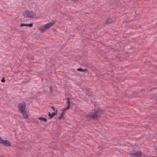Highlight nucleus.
Masks as SVG:
<instances>
[{
	"label": "nucleus",
	"mask_w": 157,
	"mask_h": 157,
	"mask_svg": "<svg viewBox=\"0 0 157 157\" xmlns=\"http://www.w3.org/2000/svg\"><path fill=\"white\" fill-rule=\"evenodd\" d=\"M56 21H53L51 22L43 25L39 28V29L41 33L45 32L53 25L56 23Z\"/></svg>",
	"instance_id": "f257e3e1"
},
{
	"label": "nucleus",
	"mask_w": 157,
	"mask_h": 157,
	"mask_svg": "<svg viewBox=\"0 0 157 157\" xmlns=\"http://www.w3.org/2000/svg\"><path fill=\"white\" fill-rule=\"evenodd\" d=\"M23 15L26 18L29 17L33 18H39V17L36 16L33 12L29 10H27L25 12L23 13Z\"/></svg>",
	"instance_id": "f03ea898"
},
{
	"label": "nucleus",
	"mask_w": 157,
	"mask_h": 157,
	"mask_svg": "<svg viewBox=\"0 0 157 157\" xmlns=\"http://www.w3.org/2000/svg\"><path fill=\"white\" fill-rule=\"evenodd\" d=\"M103 111L100 109L96 111L94 113H91L89 115L91 118H97L100 117L101 115L103 113Z\"/></svg>",
	"instance_id": "7ed1b4c3"
},
{
	"label": "nucleus",
	"mask_w": 157,
	"mask_h": 157,
	"mask_svg": "<svg viewBox=\"0 0 157 157\" xmlns=\"http://www.w3.org/2000/svg\"><path fill=\"white\" fill-rule=\"evenodd\" d=\"M26 106V105L25 103H22L19 104L18 106V109L20 113L25 111Z\"/></svg>",
	"instance_id": "20e7f679"
},
{
	"label": "nucleus",
	"mask_w": 157,
	"mask_h": 157,
	"mask_svg": "<svg viewBox=\"0 0 157 157\" xmlns=\"http://www.w3.org/2000/svg\"><path fill=\"white\" fill-rule=\"evenodd\" d=\"M0 144H3L5 146H10L11 143L10 141L8 140H3L0 137Z\"/></svg>",
	"instance_id": "39448f33"
},
{
	"label": "nucleus",
	"mask_w": 157,
	"mask_h": 157,
	"mask_svg": "<svg viewBox=\"0 0 157 157\" xmlns=\"http://www.w3.org/2000/svg\"><path fill=\"white\" fill-rule=\"evenodd\" d=\"M142 155V153L140 151H137L135 154L131 155L130 157H140Z\"/></svg>",
	"instance_id": "423d86ee"
},
{
	"label": "nucleus",
	"mask_w": 157,
	"mask_h": 157,
	"mask_svg": "<svg viewBox=\"0 0 157 157\" xmlns=\"http://www.w3.org/2000/svg\"><path fill=\"white\" fill-rule=\"evenodd\" d=\"M23 116L24 117V118L25 119H28L29 118V116L28 114L27 113L26 111H24L23 112H21Z\"/></svg>",
	"instance_id": "0eeeda50"
},
{
	"label": "nucleus",
	"mask_w": 157,
	"mask_h": 157,
	"mask_svg": "<svg viewBox=\"0 0 157 157\" xmlns=\"http://www.w3.org/2000/svg\"><path fill=\"white\" fill-rule=\"evenodd\" d=\"M57 113H53L52 114H51L50 113H49V116L50 117V118L51 119L53 117L57 114Z\"/></svg>",
	"instance_id": "6e6552de"
},
{
	"label": "nucleus",
	"mask_w": 157,
	"mask_h": 157,
	"mask_svg": "<svg viewBox=\"0 0 157 157\" xmlns=\"http://www.w3.org/2000/svg\"><path fill=\"white\" fill-rule=\"evenodd\" d=\"M38 119L40 120L41 121H44L45 122H46L47 121V119L46 118L39 117L38 118Z\"/></svg>",
	"instance_id": "1a4fd4ad"
},
{
	"label": "nucleus",
	"mask_w": 157,
	"mask_h": 157,
	"mask_svg": "<svg viewBox=\"0 0 157 157\" xmlns=\"http://www.w3.org/2000/svg\"><path fill=\"white\" fill-rule=\"evenodd\" d=\"M77 71H79L85 72L87 71V70L86 69H83L81 68H79L77 69Z\"/></svg>",
	"instance_id": "9d476101"
},
{
	"label": "nucleus",
	"mask_w": 157,
	"mask_h": 157,
	"mask_svg": "<svg viewBox=\"0 0 157 157\" xmlns=\"http://www.w3.org/2000/svg\"><path fill=\"white\" fill-rule=\"evenodd\" d=\"M67 103L68 104V107H69V108H70V105H71V103L70 101V99L69 98H68L67 99Z\"/></svg>",
	"instance_id": "9b49d317"
},
{
	"label": "nucleus",
	"mask_w": 157,
	"mask_h": 157,
	"mask_svg": "<svg viewBox=\"0 0 157 157\" xmlns=\"http://www.w3.org/2000/svg\"><path fill=\"white\" fill-rule=\"evenodd\" d=\"M64 113L63 112H62L61 113L60 116L59 117V119H62L63 117Z\"/></svg>",
	"instance_id": "f8f14e48"
},
{
	"label": "nucleus",
	"mask_w": 157,
	"mask_h": 157,
	"mask_svg": "<svg viewBox=\"0 0 157 157\" xmlns=\"http://www.w3.org/2000/svg\"><path fill=\"white\" fill-rule=\"evenodd\" d=\"M70 109V108H69V107H67V108H66L63 109L62 112H63V113H64L67 111V109Z\"/></svg>",
	"instance_id": "ddd939ff"
},
{
	"label": "nucleus",
	"mask_w": 157,
	"mask_h": 157,
	"mask_svg": "<svg viewBox=\"0 0 157 157\" xmlns=\"http://www.w3.org/2000/svg\"><path fill=\"white\" fill-rule=\"evenodd\" d=\"M28 26V24H21L20 25V26L21 27H23L24 26Z\"/></svg>",
	"instance_id": "4468645a"
},
{
	"label": "nucleus",
	"mask_w": 157,
	"mask_h": 157,
	"mask_svg": "<svg viewBox=\"0 0 157 157\" xmlns=\"http://www.w3.org/2000/svg\"><path fill=\"white\" fill-rule=\"evenodd\" d=\"M28 26L30 27H32L33 26V24L32 23L30 24H28Z\"/></svg>",
	"instance_id": "2eb2a0df"
},
{
	"label": "nucleus",
	"mask_w": 157,
	"mask_h": 157,
	"mask_svg": "<svg viewBox=\"0 0 157 157\" xmlns=\"http://www.w3.org/2000/svg\"><path fill=\"white\" fill-rule=\"evenodd\" d=\"M5 81L4 78H3L1 80V82H4Z\"/></svg>",
	"instance_id": "dca6fc26"
},
{
	"label": "nucleus",
	"mask_w": 157,
	"mask_h": 157,
	"mask_svg": "<svg viewBox=\"0 0 157 157\" xmlns=\"http://www.w3.org/2000/svg\"><path fill=\"white\" fill-rule=\"evenodd\" d=\"M52 109L54 110H55V108L53 107H52Z\"/></svg>",
	"instance_id": "f3484780"
},
{
	"label": "nucleus",
	"mask_w": 157,
	"mask_h": 157,
	"mask_svg": "<svg viewBox=\"0 0 157 157\" xmlns=\"http://www.w3.org/2000/svg\"><path fill=\"white\" fill-rule=\"evenodd\" d=\"M74 2H76L77 0H72Z\"/></svg>",
	"instance_id": "a211bd4d"
},
{
	"label": "nucleus",
	"mask_w": 157,
	"mask_h": 157,
	"mask_svg": "<svg viewBox=\"0 0 157 157\" xmlns=\"http://www.w3.org/2000/svg\"><path fill=\"white\" fill-rule=\"evenodd\" d=\"M50 89L51 90H52V87H50Z\"/></svg>",
	"instance_id": "6ab92c4d"
},
{
	"label": "nucleus",
	"mask_w": 157,
	"mask_h": 157,
	"mask_svg": "<svg viewBox=\"0 0 157 157\" xmlns=\"http://www.w3.org/2000/svg\"><path fill=\"white\" fill-rule=\"evenodd\" d=\"M110 22H107V23H110Z\"/></svg>",
	"instance_id": "aec40b11"
}]
</instances>
